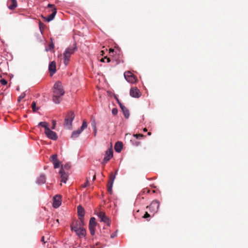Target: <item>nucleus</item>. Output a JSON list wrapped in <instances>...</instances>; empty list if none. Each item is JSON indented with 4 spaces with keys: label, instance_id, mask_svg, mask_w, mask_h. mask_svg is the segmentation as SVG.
<instances>
[{
    "label": "nucleus",
    "instance_id": "nucleus-1",
    "mask_svg": "<svg viewBox=\"0 0 248 248\" xmlns=\"http://www.w3.org/2000/svg\"><path fill=\"white\" fill-rule=\"evenodd\" d=\"M53 93L52 99L53 102L55 104H60L62 100V96L65 93L62 84L60 81H58L55 83L53 86Z\"/></svg>",
    "mask_w": 248,
    "mask_h": 248
},
{
    "label": "nucleus",
    "instance_id": "nucleus-2",
    "mask_svg": "<svg viewBox=\"0 0 248 248\" xmlns=\"http://www.w3.org/2000/svg\"><path fill=\"white\" fill-rule=\"evenodd\" d=\"M77 50V47L76 44L72 46L67 47L63 53V62L65 65L68 64L71 56Z\"/></svg>",
    "mask_w": 248,
    "mask_h": 248
},
{
    "label": "nucleus",
    "instance_id": "nucleus-3",
    "mask_svg": "<svg viewBox=\"0 0 248 248\" xmlns=\"http://www.w3.org/2000/svg\"><path fill=\"white\" fill-rule=\"evenodd\" d=\"M75 118V114L72 111L68 112L65 117L64 120V126L68 128L71 129L72 126V122Z\"/></svg>",
    "mask_w": 248,
    "mask_h": 248
},
{
    "label": "nucleus",
    "instance_id": "nucleus-4",
    "mask_svg": "<svg viewBox=\"0 0 248 248\" xmlns=\"http://www.w3.org/2000/svg\"><path fill=\"white\" fill-rule=\"evenodd\" d=\"M97 225L95 217H92L89 221V229L91 234L93 236L95 234V228Z\"/></svg>",
    "mask_w": 248,
    "mask_h": 248
},
{
    "label": "nucleus",
    "instance_id": "nucleus-5",
    "mask_svg": "<svg viewBox=\"0 0 248 248\" xmlns=\"http://www.w3.org/2000/svg\"><path fill=\"white\" fill-rule=\"evenodd\" d=\"M159 207V202L157 200L153 201L149 206L147 208H149L150 212L153 213L154 214L156 213Z\"/></svg>",
    "mask_w": 248,
    "mask_h": 248
},
{
    "label": "nucleus",
    "instance_id": "nucleus-6",
    "mask_svg": "<svg viewBox=\"0 0 248 248\" xmlns=\"http://www.w3.org/2000/svg\"><path fill=\"white\" fill-rule=\"evenodd\" d=\"M45 134L48 139L51 140H56L58 139L56 132L50 130L49 127L45 130Z\"/></svg>",
    "mask_w": 248,
    "mask_h": 248
},
{
    "label": "nucleus",
    "instance_id": "nucleus-7",
    "mask_svg": "<svg viewBox=\"0 0 248 248\" xmlns=\"http://www.w3.org/2000/svg\"><path fill=\"white\" fill-rule=\"evenodd\" d=\"M124 77L126 81L129 83H134L136 81L135 76L130 71L124 72Z\"/></svg>",
    "mask_w": 248,
    "mask_h": 248
},
{
    "label": "nucleus",
    "instance_id": "nucleus-8",
    "mask_svg": "<svg viewBox=\"0 0 248 248\" xmlns=\"http://www.w3.org/2000/svg\"><path fill=\"white\" fill-rule=\"evenodd\" d=\"M96 215L100 219L101 222H103L106 223L108 226L110 224V222L109 218L105 216V213L103 212H98L96 214Z\"/></svg>",
    "mask_w": 248,
    "mask_h": 248
},
{
    "label": "nucleus",
    "instance_id": "nucleus-9",
    "mask_svg": "<svg viewBox=\"0 0 248 248\" xmlns=\"http://www.w3.org/2000/svg\"><path fill=\"white\" fill-rule=\"evenodd\" d=\"M130 95L132 97L139 98L141 93L137 87H131L130 90Z\"/></svg>",
    "mask_w": 248,
    "mask_h": 248
},
{
    "label": "nucleus",
    "instance_id": "nucleus-10",
    "mask_svg": "<svg viewBox=\"0 0 248 248\" xmlns=\"http://www.w3.org/2000/svg\"><path fill=\"white\" fill-rule=\"evenodd\" d=\"M62 203L61 197L60 195H56L53 197V207L56 208L59 207Z\"/></svg>",
    "mask_w": 248,
    "mask_h": 248
},
{
    "label": "nucleus",
    "instance_id": "nucleus-11",
    "mask_svg": "<svg viewBox=\"0 0 248 248\" xmlns=\"http://www.w3.org/2000/svg\"><path fill=\"white\" fill-rule=\"evenodd\" d=\"M50 161L53 163L54 168L57 169L60 167V162L58 160L56 154L53 155L50 157Z\"/></svg>",
    "mask_w": 248,
    "mask_h": 248
},
{
    "label": "nucleus",
    "instance_id": "nucleus-12",
    "mask_svg": "<svg viewBox=\"0 0 248 248\" xmlns=\"http://www.w3.org/2000/svg\"><path fill=\"white\" fill-rule=\"evenodd\" d=\"M113 156V151L112 149H108L105 153L103 163L105 164Z\"/></svg>",
    "mask_w": 248,
    "mask_h": 248
},
{
    "label": "nucleus",
    "instance_id": "nucleus-13",
    "mask_svg": "<svg viewBox=\"0 0 248 248\" xmlns=\"http://www.w3.org/2000/svg\"><path fill=\"white\" fill-rule=\"evenodd\" d=\"M77 210L79 219L83 220L85 215V210L83 207L81 205H78L77 207Z\"/></svg>",
    "mask_w": 248,
    "mask_h": 248
},
{
    "label": "nucleus",
    "instance_id": "nucleus-14",
    "mask_svg": "<svg viewBox=\"0 0 248 248\" xmlns=\"http://www.w3.org/2000/svg\"><path fill=\"white\" fill-rule=\"evenodd\" d=\"M52 13L50 15H49L47 17H46L42 16L44 18L45 21L47 22H50L54 19L57 13V10L55 8H54L53 9H52Z\"/></svg>",
    "mask_w": 248,
    "mask_h": 248
},
{
    "label": "nucleus",
    "instance_id": "nucleus-15",
    "mask_svg": "<svg viewBox=\"0 0 248 248\" xmlns=\"http://www.w3.org/2000/svg\"><path fill=\"white\" fill-rule=\"evenodd\" d=\"M48 69L51 76H52L56 73V62L54 61H52L49 63Z\"/></svg>",
    "mask_w": 248,
    "mask_h": 248
},
{
    "label": "nucleus",
    "instance_id": "nucleus-16",
    "mask_svg": "<svg viewBox=\"0 0 248 248\" xmlns=\"http://www.w3.org/2000/svg\"><path fill=\"white\" fill-rule=\"evenodd\" d=\"M59 173L61 174V181L66 183L68 178V174L64 171H63V168H61Z\"/></svg>",
    "mask_w": 248,
    "mask_h": 248
},
{
    "label": "nucleus",
    "instance_id": "nucleus-17",
    "mask_svg": "<svg viewBox=\"0 0 248 248\" xmlns=\"http://www.w3.org/2000/svg\"><path fill=\"white\" fill-rule=\"evenodd\" d=\"M7 4L8 5L9 9L10 10L15 9L17 6L16 0H8Z\"/></svg>",
    "mask_w": 248,
    "mask_h": 248
},
{
    "label": "nucleus",
    "instance_id": "nucleus-18",
    "mask_svg": "<svg viewBox=\"0 0 248 248\" xmlns=\"http://www.w3.org/2000/svg\"><path fill=\"white\" fill-rule=\"evenodd\" d=\"M46 178L44 174H41L39 176V177H38L37 180H36V183L38 185H42L46 183Z\"/></svg>",
    "mask_w": 248,
    "mask_h": 248
},
{
    "label": "nucleus",
    "instance_id": "nucleus-19",
    "mask_svg": "<svg viewBox=\"0 0 248 248\" xmlns=\"http://www.w3.org/2000/svg\"><path fill=\"white\" fill-rule=\"evenodd\" d=\"M76 233L79 237L82 238L85 236L86 231L83 227H81Z\"/></svg>",
    "mask_w": 248,
    "mask_h": 248
},
{
    "label": "nucleus",
    "instance_id": "nucleus-20",
    "mask_svg": "<svg viewBox=\"0 0 248 248\" xmlns=\"http://www.w3.org/2000/svg\"><path fill=\"white\" fill-rule=\"evenodd\" d=\"M123 143L121 141H118L116 143L114 146L115 151L117 153H120L121 152L123 148Z\"/></svg>",
    "mask_w": 248,
    "mask_h": 248
},
{
    "label": "nucleus",
    "instance_id": "nucleus-21",
    "mask_svg": "<svg viewBox=\"0 0 248 248\" xmlns=\"http://www.w3.org/2000/svg\"><path fill=\"white\" fill-rule=\"evenodd\" d=\"M82 132L79 129L73 131L72 133L71 137L73 139L78 138Z\"/></svg>",
    "mask_w": 248,
    "mask_h": 248
},
{
    "label": "nucleus",
    "instance_id": "nucleus-22",
    "mask_svg": "<svg viewBox=\"0 0 248 248\" xmlns=\"http://www.w3.org/2000/svg\"><path fill=\"white\" fill-rule=\"evenodd\" d=\"M124 117L126 119L129 118V112L128 109L124 106L122 109Z\"/></svg>",
    "mask_w": 248,
    "mask_h": 248
},
{
    "label": "nucleus",
    "instance_id": "nucleus-23",
    "mask_svg": "<svg viewBox=\"0 0 248 248\" xmlns=\"http://www.w3.org/2000/svg\"><path fill=\"white\" fill-rule=\"evenodd\" d=\"M40 126L43 127L45 128V130L49 127L48 124L47 123L44 122H40L38 124V126L39 127Z\"/></svg>",
    "mask_w": 248,
    "mask_h": 248
},
{
    "label": "nucleus",
    "instance_id": "nucleus-24",
    "mask_svg": "<svg viewBox=\"0 0 248 248\" xmlns=\"http://www.w3.org/2000/svg\"><path fill=\"white\" fill-rule=\"evenodd\" d=\"M117 172L116 171L115 172V174H113L112 173H111L110 175V176H109V182L108 183H112V184H113V182H114V179L115 178V176L117 174Z\"/></svg>",
    "mask_w": 248,
    "mask_h": 248
},
{
    "label": "nucleus",
    "instance_id": "nucleus-25",
    "mask_svg": "<svg viewBox=\"0 0 248 248\" xmlns=\"http://www.w3.org/2000/svg\"><path fill=\"white\" fill-rule=\"evenodd\" d=\"M87 125L88 124L87 122L85 120H84L79 129L82 132L85 128L87 127Z\"/></svg>",
    "mask_w": 248,
    "mask_h": 248
},
{
    "label": "nucleus",
    "instance_id": "nucleus-26",
    "mask_svg": "<svg viewBox=\"0 0 248 248\" xmlns=\"http://www.w3.org/2000/svg\"><path fill=\"white\" fill-rule=\"evenodd\" d=\"M70 167H71V166H70V164H69V163H66L63 166H62L61 167V168H63V171H64V170H68L70 169Z\"/></svg>",
    "mask_w": 248,
    "mask_h": 248
},
{
    "label": "nucleus",
    "instance_id": "nucleus-27",
    "mask_svg": "<svg viewBox=\"0 0 248 248\" xmlns=\"http://www.w3.org/2000/svg\"><path fill=\"white\" fill-rule=\"evenodd\" d=\"M81 227L80 226H78V225H76V226H72L71 227V230L72 231H74L75 232H78V229L80 228Z\"/></svg>",
    "mask_w": 248,
    "mask_h": 248
},
{
    "label": "nucleus",
    "instance_id": "nucleus-28",
    "mask_svg": "<svg viewBox=\"0 0 248 248\" xmlns=\"http://www.w3.org/2000/svg\"><path fill=\"white\" fill-rule=\"evenodd\" d=\"M108 184H109V186L108 188V191L110 194H111L112 192L113 184H112V183H108Z\"/></svg>",
    "mask_w": 248,
    "mask_h": 248
},
{
    "label": "nucleus",
    "instance_id": "nucleus-29",
    "mask_svg": "<svg viewBox=\"0 0 248 248\" xmlns=\"http://www.w3.org/2000/svg\"><path fill=\"white\" fill-rule=\"evenodd\" d=\"M91 125L93 128V130H95V129H97L96 124L95 121L94 120H93L92 121Z\"/></svg>",
    "mask_w": 248,
    "mask_h": 248
},
{
    "label": "nucleus",
    "instance_id": "nucleus-30",
    "mask_svg": "<svg viewBox=\"0 0 248 248\" xmlns=\"http://www.w3.org/2000/svg\"><path fill=\"white\" fill-rule=\"evenodd\" d=\"M54 44H53V43H52L51 44H50L49 45V48H46V51H50V50H51L52 49H53V48H54Z\"/></svg>",
    "mask_w": 248,
    "mask_h": 248
},
{
    "label": "nucleus",
    "instance_id": "nucleus-31",
    "mask_svg": "<svg viewBox=\"0 0 248 248\" xmlns=\"http://www.w3.org/2000/svg\"><path fill=\"white\" fill-rule=\"evenodd\" d=\"M25 93H22L18 97V101H20L22 99H23L25 96Z\"/></svg>",
    "mask_w": 248,
    "mask_h": 248
},
{
    "label": "nucleus",
    "instance_id": "nucleus-32",
    "mask_svg": "<svg viewBox=\"0 0 248 248\" xmlns=\"http://www.w3.org/2000/svg\"><path fill=\"white\" fill-rule=\"evenodd\" d=\"M105 60H107V62H110L109 58H108L107 57H105L104 58L101 59L100 61L101 62H105Z\"/></svg>",
    "mask_w": 248,
    "mask_h": 248
},
{
    "label": "nucleus",
    "instance_id": "nucleus-33",
    "mask_svg": "<svg viewBox=\"0 0 248 248\" xmlns=\"http://www.w3.org/2000/svg\"><path fill=\"white\" fill-rule=\"evenodd\" d=\"M0 83L2 85H6L7 84V81L4 79H1L0 80Z\"/></svg>",
    "mask_w": 248,
    "mask_h": 248
},
{
    "label": "nucleus",
    "instance_id": "nucleus-34",
    "mask_svg": "<svg viewBox=\"0 0 248 248\" xmlns=\"http://www.w3.org/2000/svg\"><path fill=\"white\" fill-rule=\"evenodd\" d=\"M31 108L33 111H35L36 110V103L35 102H33L31 105Z\"/></svg>",
    "mask_w": 248,
    "mask_h": 248
},
{
    "label": "nucleus",
    "instance_id": "nucleus-35",
    "mask_svg": "<svg viewBox=\"0 0 248 248\" xmlns=\"http://www.w3.org/2000/svg\"><path fill=\"white\" fill-rule=\"evenodd\" d=\"M118 113V110L116 108H113L112 109V113L113 115H116Z\"/></svg>",
    "mask_w": 248,
    "mask_h": 248
},
{
    "label": "nucleus",
    "instance_id": "nucleus-36",
    "mask_svg": "<svg viewBox=\"0 0 248 248\" xmlns=\"http://www.w3.org/2000/svg\"><path fill=\"white\" fill-rule=\"evenodd\" d=\"M142 192L143 193H148L150 192V190L148 188H144L142 190Z\"/></svg>",
    "mask_w": 248,
    "mask_h": 248
},
{
    "label": "nucleus",
    "instance_id": "nucleus-37",
    "mask_svg": "<svg viewBox=\"0 0 248 248\" xmlns=\"http://www.w3.org/2000/svg\"><path fill=\"white\" fill-rule=\"evenodd\" d=\"M52 124H52V126L51 128L52 129H54L55 128V126H56V121H53Z\"/></svg>",
    "mask_w": 248,
    "mask_h": 248
},
{
    "label": "nucleus",
    "instance_id": "nucleus-38",
    "mask_svg": "<svg viewBox=\"0 0 248 248\" xmlns=\"http://www.w3.org/2000/svg\"><path fill=\"white\" fill-rule=\"evenodd\" d=\"M90 185V183H89V181L87 180L86 182V183L84 184V187H86L88 186H89Z\"/></svg>",
    "mask_w": 248,
    "mask_h": 248
},
{
    "label": "nucleus",
    "instance_id": "nucleus-39",
    "mask_svg": "<svg viewBox=\"0 0 248 248\" xmlns=\"http://www.w3.org/2000/svg\"><path fill=\"white\" fill-rule=\"evenodd\" d=\"M149 217H150V215L147 212H146L143 216V217L145 218H146Z\"/></svg>",
    "mask_w": 248,
    "mask_h": 248
},
{
    "label": "nucleus",
    "instance_id": "nucleus-40",
    "mask_svg": "<svg viewBox=\"0 0 248 248\" xmlns=\"http://www.w3.org/2000/svg\"><path fill=\"white\" fill-rule=\"evenodd\" d=\"M116 232H117V231H116L115 232L113 233H112V234H111V237L112 238H114V237L116 236Z\"/></svg>",
    "mask_w": 248,
    "mask_h": 248
},
{
    "label": "nucleus",
    "instance_id": "nucleus-41",
    "mask_svg": "<svg viewBox=\"0 0 248 248\" xmlns=\"http://www.w3.org/2000/svg\"><path fill=\"white\" fill-rule=\"evenodd\" d=\"M47 7H48V8H53V9L54 8H55V7H54V5H53V4H48L47 5Z\"/></svg>",
    "mask_w": 248,
    "mask_h": 248
},
{
    "label": "nucleus",
    "instance_id": "nucleus-42",
    "mask_svg": "<svg viewBox=\"0 0 248 248\" xmlns=\"http://www.w3.org/2000/svg\"><path fill=\"white\" fill-rule=\"evenodd\" d=\"M119 105L120 107V108H121V109H122V108H123V107H124V106L122 103H120V104H119Z\"/></svg>",
    "mask_w": 248,
    "mask_h": 248
},
{
    "label": "nucleus",
    "instance_id": "nucleus-43",
    "mask_svg": "<svg viewBox=\"0 0 248 248\" xmlns=\"http://www.w3.org/2000/svg\"><path fill=\"white\" fill-rule=\"evenodd\" d=\"M94 136H96L97 133V129L93 130Z\"/></svg>",
    "mask_w": 248,
    "mask_h": 248
},
{
    "label": "nucleus",
    "instance_id": "nucleus-44",
    "mask_svg": "<svg viewBox=\"0 0 248 248\" xmlns=\"http://www.w3.org/2000/svg\"><path fill=\"white\" fill-rule=\"evenodd\" d=\"M115 98H116V100H117V101L118 103L119 104H120V103H121V102L120 101V100L118 99V98L117 97H116Z\"/></svg>",
    "mask_w": 248,
    "mask_h": 248
},
{
    "label": "nucleus",
    "instance_id": "nucleus-45",
    "mask_svg": "<svg viewBox=\"0 0 248 248\" xmlns=\"http://www.w3.org/2000/svg\"><path fill=\"white\" fill-rule=\"evenodd\" d=\"M41 240H42V241H43V242L44 241V236H43V237H42Z\"/></svg>",
    "mask_w": 248,
    "mask_h": 248
},
{
    "label": "nucleus",
    "instance_id": "nucleus-46",
    "mask_svg": "<svg viewBox=\"0 0 248 248\" xmlns=\"http://www.w3.org/2000/svg\"><path fill=\"white\" fill-rule=\"evenodd\" d=\"M134 136L135 137H136L137 138H138V137L139 136V135H134ZM139 136H140V135H139Z\"/></svg>",
    "mask_w": 248,
    "mask_h": 248
},
{
    "label": "nucleus",
    "instance_id": "nucleus-47",
    "mask_svg": "<svg viewBox=\"0 0 248 248\" xmlns=\"http://www.w3.org/2000/svg\"><path fill=\"white\" fill-rule=\"evenodd\" d=\"M56 222L58 224L59 223V220L58 219H56Z\"/></svg>",
    "mask_w": 248,
    "mask_h": 248
},
{
    "label": "nucleus",
    "instance_id": "nucleus-48",
    "mask_svg": "<svg viewBox=\"0 0 248 248\" xmlns=\"http://www.w3.org/2000/svg\"><path fill=\"white\" fill-rule=\"evenodd\" d=\"M111 51L113 52V51L112 50L110 49V52Z\"/></svg>",
    "mask_w": 248,
    "mask_h": 248
},
{
    "label": "nucleus",
    "instance_id": "nucleus-49",
    "mask_svg": "<svg viewBox=\"0 0 248 248\" xmlns=\"http://www.w3.org/2000/svg\"><path fill=\"white\" fill-rule=\"evenodd\" d=\"M95 178V176H94V177H93V179H94Z\"/></svg>",
    "mask_w": 248,
    "mask_h": 248
}]
</instances>
